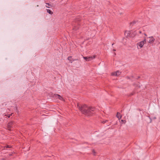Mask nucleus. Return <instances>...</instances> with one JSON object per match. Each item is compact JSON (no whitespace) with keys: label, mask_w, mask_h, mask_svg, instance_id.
Here are the masks:
<instances>
[{"label":"nucleus","mask_w":160,"mask_h":160,"mask_svg":"<svg viewBox=\"0 0 160 160\" xmlns=\"http://www.w3.org/2000/svg\"><path fill=\"white\" fill-rule=\"evenodd\" d=\"M77 107L82 113L88 116L90 115L94 110V108H89L85 104L80 105L78 104Z\"/></svg>","instance_id":"f257e3e1"},{"label":"nucleus","mask_w":160,"mask_h":160,"mask_svg":"<svg viewBox=\"0 0 160 160\" xmlns=\"http://www.w3.org/2000/svg\"><path fill=\"white\" fill-rule=\"evenodd\" d=\"M146 42V39L145 38H144V40L138 42L137 44V48L138 49H140L142 48Z\"/></svg>","instance_id":"f03ea898"},{"label":"nucleus","mask_w":160,"mask_h":160,"mask_svg":"<svg viewBox=\"0 0 160 160\" xmlns=\"http://www.w3.org/2000/svg\"><path fill=\"white\" fill-rule=\"evenodd\" d=\"M132 31H126L125 32V35L127 37H134L135 34L132 35Z\"/></svg>","instance_id":"7ed1b4c3"},{"label":"nucleus","mask_w":160,"mask_h":160,"mask_svg":"<svg viewBox=\"0 0 160 160\" xmlns=\"http://www.w3.org/2000/svg\"><path fill=\"white\" fill-rule=\"evenodd\" d=\"M14 126V122L11 121L9 122L8 124V128L9 130H11V128H13Z\"/></svg>","instance_id":"20e7f679"},{"label":"nucleus","mask_w":160,"mask_h":160,"mask_svg":"<svg viewBox=\"0 0 160 160\" xmlns=\"http://www.w3.org/2000/svg\"><path fill=\"white\" fill-rule=\"evenodd\" d=\"M52 97L56 98L57 99H58L62 101H64V99L60 95L57 94H54Z\"/></svg>","instance_id":"39448f33"},{"label":"nucleus","mask_w":160,"mask_h":160,"mask_svg":"<svg viewBox=\"0 0 160 160\" xmlns=\"http://www.w3.org/2000/svg\"><path fill=\"white\" fill-rule=\"evenodd\" d=\"M95 56H93L89 57H83V58L86 61H89L94 59L95 58Z\"/></svg>","instance_id":"423d86ee"},{"label":"nucleus","mask_w":160,"mask_h":160,"mask_svg":"<svg viewBox=\"0 0 160 160\" xmlns=\"http://www.w3.org/2000/svg\"><path fill=\"white\" fill-rule=\"evenodd\" d=\"M149 38L150 39L148 41V42L150 44L153 43L154 42L155 39L152 36L149 37Z\"/></svg>","instance_id":"0eeeda50"},{"label":"nucleus","mask_w":160,"mask_h":160,"mask_svg":"<svg viewBox=\"0 0 160 160\" xmlns=\"http://www.w3.org/2000/svg\"><path fill=\"white\" fill-rule=\"evenodd\" d=\"M121 74V72L119 71H117L116 72H112V75L114 76H118Z\"/></svg>","instance_id":"6e6552de"},{"label":"nucleus","mask_w":160,"mask_h":160,"mask_svg":"<svg viewBox=\"0 0 160 160\" xmlns=\"http://www.w3.org/2000/svg\"><path fill=\"white\" fill-rule=\"evenodd\" d=\"M116 117L119 120H120L121 118L122 117L120 114L118 112L117 113Z\"/></svg>","instance_id":"1a4fd4ad"},{"label":"nucleus","mask_w":160,"mask_h":160,"mask_svg":"<svg viewBox=\"0 0 160 160\" xmlns=\"http://www.w3.org/2000/svg\"><path fill=\"white\" fill-rule=\"evenodd\" d=\"M47 11L50 14H53V12L49 9H47Z\"/></svg>","instance_id":"9d476101"},{"label":"nucleus","mask_w":160,"mask_h":160,"mask_svg":"<svg viewBox=\"0 0 160 160\" xmlns=\"http://www.w3.org/2000/svg\"><path fill=\"white\" fill-rule=\"evenodd\" d=\"M68 60H69L70 61V62H72V57H69L68 58Z\"/></svg>","instance_id":"9b49d317"},{"label":"nucleus","mask_w":160,"mask_h":160,"mask_svg":"<svg viewBox=\"0 0 160 160\" xmlns=\"http://www.w3.org/2000/svg\"><path fill=\"white\" fill-rule=\"evenodd\" d=\"M138 33V32H137L136 31H132V35H133L134 34H135V35Z\"/></svg>","instance_id":"f8f14e48"},{"label":"nucleus","mask_w":160,"mask_h":160,"mask_svg":"<svg viewBox=\"0 0 160 160\" xmlns=\"http://www.w3.org/2000/svg\"><path fill=\"white\" fill-rule=\"evenodd\" d=\"M108 121L107 120H104V121H102V122L103 123H106V122H107Z\"/></svg>","instance_id":"ddd939ff"},{"label":"nucleus","mask_w":160,"mask_h":160,"mask_svg":"<svg viewBox=\"0 0 160 160\" xmlns=\"http://www.w3.org/2000/svg\"><path fill=\"white\" fill-rule=\"evenodd\" d=\"M11 115H7V116L8 117V118H9L10 116Z\"/></svg>","instance_id":"4468645a"},{"label":"nucleus","mask_w":160,"mask_h":160,"mask_svg":"<svg viewBox=\"0 0 160 160\" xmlns=\"http://www.w3.org/2000/svg\"><path fill=\"white\" fill-rule=\"evenodd\" d=\"M7 148H11V146H7Z\"/></svg>","instance_id":"2eb2a0df"},{"label":"nucleus","mask_w":160,"mask_h":160,"mask_svg":"<svg viewBox=\"0 0 160 160\" xmlns=\"http://www.w3.org/2000/svg\"><path fill=\"white\" fill-rule=\"evenodd\" d=\"M138 32L139 33H141V32H141V31H138Z\"/></svg>","instance_id":"dca6fc26"},{"label":"nucleus","mask_w":160,"mask_h":160,"mask_svg":"<svg viewBox=\"0 0 160 160\" xmlns=\"http://www.w3.org/2000/svg\"><path fill=\"white\" fill-rule=\"evenodd\" d=\"M46 4H47V5H48V6H50V4L49 3H46Z\"/></svg>","instance_id":"f3484780"},{"label":"nucleus","mask_w":160,"mask_h":160,"mask_svg":"<svg viewBox=\"0 0 160 160\" xmlns=\"http://www.w3.org/2000/svg\"><path fill=\"white\" fill-rule=\"evenodd\" d=\"M113 51H116V50H115V49H113Z\"/></svg>","instance_id":"a211bd4d"},{"label":"nucleus","mask_w":160,"mask_h":160,"mask_svg":"<svg viewBox=\"0 0 160 160\" xmlns=\"http://www.w3.org/2000/svg\"><path fill=\"white\" fill-rule=\"evenodd\" d=\"M144 35L145 36H147V35H146V33H144Z\"/></svg>","instance_id":"6ab92c4d"},{"label":"nucleus","mask_w":160,"mask_h":160,"mask_svg":"<svg viewBox=\"0 0 160 160\" xmlns=\"http://www.w3.org/2000/svg\"><path fill=\"white\" fill-rule=\"evenodd\" d=\"M93 152L94 153H95V151L94 150L93 151Z\"/></svg>","instance_id":"aec40b11"},{"label":"nucleus","mask_w":160,"mask_h":160,"mask_svg":"<svg viewBox=\"0 0 160 160\" xmlns=\"http://www.w3.org/2000/svg\"><path fill=\"white\" fill-rule=\"evenodd\" d=\"M46 7L47 8H49L48 6H46Z\"/></svg>","instance_id":"412c9836"},{"label":"nucleus","mask_w":160,"mask_h":160,"mask_svg":"<svg viewBox=\"0 0 160 160\" xmlns=\"http://www.w3.org/2000/svg\"><path fill=\"white\" fill-rule=\"evenodd\" d=\"M121 121H122V122H123V120H121Z\"/></svg>","instance_id":"4be33fe9"},{"label":"nucleus","mask_w":160,"mask_h":160,"mask_svg":"<svg viewBox=\"0 0 160 160\" xmlns=\"http://www.w3.org/2000/svg\"><path fill=\"white\" fill-rule=\"evenodd\" d=\"M113 45V44H112V46Z\"/></svg>","instance_id":"5701e85b"}]
</instances>
